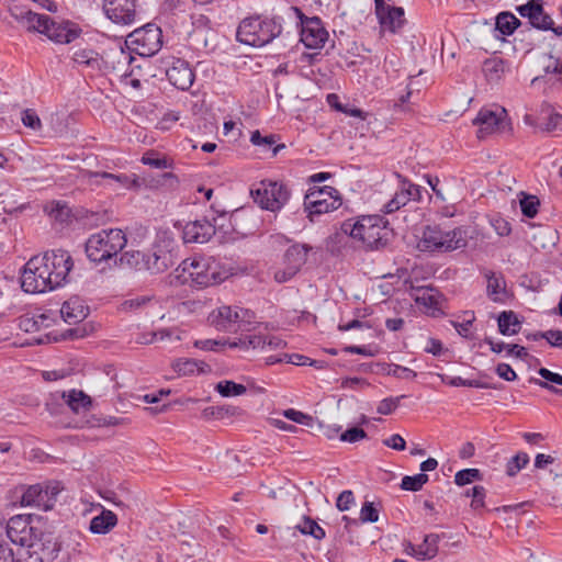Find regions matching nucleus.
I'll use <instances>...</instances> for the list:
<instances>
[{"mask_svg": "<svg viewBox=\"0 0 562 562\" xmlns=\"http://www.w3.org/2000/svg\"><path fill=\"white\" fill-rule=\"evenodd\" d=\"M520 25V21L510 12H501L496 16L495 31H498L502 35H512L516 29Z\"/></svg>", "mask_w": 562, "mask_h": 562, "instance_id": "e433bc0d", "label": "nucleus"}, {"mask_svg": "<svg viewBox=\"0 0 562 562\" xmlns=\"http://www.w3.org/2000/svg\"><path fill=\"white\" fill-rule=\"evenodd\" d=\"M166 76L169 82L180 90H188L194 81V72L189 63L180 58L175 59L166 69Z\"/></svg>", "mask_w": 562, "mask_h": 562, "instance_id": "6ab92c4d", "label": "nucleus"}, {"mask_svg": "<svg viewBox=\"0 0 562 562\" xmlns=\"http://www.w3.org/2000/svg\"><path fill=\"white\" fill-rule=\"evenodd\" d=\"M498 330L504 336H512L519 333L521 323L513 311H503L498 317Z\"/></svg>", "mask_w": 562, "mask_h": 562, "instance_id": "72a5a7b5", "label": "nucleus"}, {"mask_svg": "<svg viewBox=\"0 0 562 562\" xmlns=\"http://www.w3.org/2000/svg\"><path fill=\"white\" fill-rule=\"evenodd\" d=\"M215 390L224 397L239 396L246 393L247 389L231 380H224L216 384Z\"/></svg>", "mask_w": 562, "mask_h": 562, "instance_id": "58836bf2", "label": "nucleus"}, {"mask_svg": "<svg viewBox=\"0 0 562 562\" xmlns=\"http://www.w3.org/2000/svg\"><path fill=\"white\" fill-rule=\"evenodd\" d=\"M467 245V233L461 227H457L448 232H442L437 226H427L424 229L422 239L418 244L422 250L429 251H452L456 249L464 248Z\"/></svg>", "mask_w": 562, "mask_h": 562, "instance_id": "423d86ee", "label": "nucleus"}, {"mask_svg": "<svg viewBox=\"0 0 562 562\" xmlns=\"http://www.w3.org/2000/svg\"><path fill=\"white\" fill-rule=\"evenodd\" d=\"M251 195L261 209L276 212L289 201L290 190L283 182L262 180Z\"/></svg>", "mask_w": 562, "mask_h": 562, "instance_id": "9d476101", "label": "nucleus"}, {"mask_svg": "<svg viewBox=\"0 0 562 562\" xmlns=\"http://www.w3.org/2000/svg\"><path fill=\"white\" fill-rule=\"evenodd\" d=\"M310 249L311 247L306 245L296 244L291 246L284 254V265L299 272L302 266L306 262Z\"/></svg>", "mask_w": 562, "mask_h": 562, "instance_id": "cd10ccee", "label": "nucleus"}, {"mask_svg": "<svg viewBox=\"0 0 562 562\" xmlns=\"http://www.w3.org/2000/svg\"><path fill=\"white\" fill-rule=\"evenodd\" d=\"M215 225L202 218L188 222L182 228V239L187 243L204 244L215 234Z\"/></svg>", "mask_w": 562, "mask_h": 562, "instance_id": "a211bd4d", "label": "nucleus"}, {"mask_svg": "<svg viewBox=\"0 0 562 562\" xmlns=\"http://www.w3.org/2000/svg\"><path fill=\"white\" fill-rule=\"evenodd\" d=\"M540 336L541 338L546 339L550 346L555 348H562V330L550 329L543 331V335Z\"/></svg>", "mask_w": 562, "mask_h": 562, "instance_id": "4d7b16f0", "label": "nucleus"}, {"mask_svg": "<svg viewBox=\"0 0 562 562\" xmlns=\"http://www.w3.org/2000/svg\"><path fill=\"white\" fill-rule=\"evenodd\" d=\"M82 177L88 179L90 183L100 184L101 182L99 180L92 181L93 179H103L105 183L112 188H138L139 181L138 178L133 176H127L124 173L115 175L106 171H91V170H82Z\"/></svg>", "mask_w": 562, "mask_h": 562, "instance_id": "f3484780", "label": "nucleus"}, {"mask_svg": "<svg viewBox=\"0 0 562 562\" xmlns=\"http://www.w3.org/2000/svg\"><path fill=\"white\" fill-rule=\"evenodd\" d=\"M374 3L375 15L382 30L395 33L405 24L406 20L403 8L391 5L389 2Z\"/></svg>", "mask_w": 562, "mask_h": 562, "instance_id": "dca6fc26", "label": "nucleus"}, {"mask_svg": "<svg viewBox=\"0 0 562 562\" xmlns=\"http://www.w3.org/2000/svg\"><path fill=\"white\" fill-rule=\"evenodd\" d=\"M387 374L398 379H415L417 373L398 364H389Z\"/></svg>", "mask_w": 562, "mask_h": 562, "instance_id": "3c124183", "label": "nucleus"}, {"mask_svg": "<svg viewBox=\"0 0 562 562\" xmlns=\"http://www.w3.org/2000/svg\"><path fill=\"white\" fill-rule=\"evenodd\" d=\"M405 397H406V395H400L396 397H386L379 403V405L376 407V412L381 415H390L397 408L401 400L405 398Z\"/></svg>", "mask_w": 562, "mask_h": 562, "instance_id": "a18cd8bd", "label": "nucleus"}, {"mask_svg": "<svg viewBox=\"0 0 562 562\" xmlns=\"http://www.w3.org/2000/svg\"><path fill=\"white\" fill-rule=\"evenodd\" d=\"M506 116V110L501 108L497 111L483 108L473 120V124L477 128V137L483 139L496 131L504 128V117Z\"/></svg>", "mask_w": 562, "mask_h": 562, "instance_id": "4468645a", "label": "nucleus"}, {"mask_svg": "<svg viewBox=\"0 0 562 562\" xmlns=\"http://www.w3.org/2000/svg\"><path fill=\"white\" fill-rule=\"evenodd\" d=\"M117 524L116 515L108 509H103L99 516L91 519L89 530L95 535H105L110 532Z\"/></svg>", "mask_w": 562, "mask_h": 562, "instance_id": "a878e982", "label": "nucleus"}, {"mask_svg": "<svg viewBox=\"0 0 562 562\" xmlns=\"http://www.w3.org/2000/svg\"><path fill=\"white\" fill-rule=\"evenodd\" d=\"M142 162L144 165L150 166L157 169H167L171 167V162L166 157H154L149 155H144L142 157Z\"/></svg>", "mask_w": 562, "mask_h": 562, "instance_id": "603ef678", "label": "nucleus"}, {"mask_svg": "<svg viewBox=\"0 0 562 562\" xmlns=\"http://www.w3.org/2000/svg\"><path fill=\"white\" fill-rule=\"evenodd\" d=\"M522 18H528L529 23L541 31H552L555 35H562V26H554L553 19L543 10L541 2H526L517 8Z\"/></svg>", "mask_w": 562, "mask_h": 562, "instance_id": "ddd939ff", "label": "nucleus"}, {"mask_svg": "<svg viewBox=\"0 0 562 562\" xmlns=\"http://www.w3.org/2000/svg\"><path fill=\"white\" fill-rule=\"evenodd\" d=\"M227 344L226 340H214V339H204L196 340L194 346L202 350H215L217 346H225Z\"/></svg>", "mask_w": 562, "mask_h": 562, "instance_id": "338daca9", "label": "nucleus"}, {"mask_svg": "<svg viewBox=\"0 0 562 562\" xmlns=\"http://www.w3.org/2000/svg\"><path fill=\"white\" fill-rule=\"evenodd\" d=\"M240 312L243 315L231 306H221L216 314L213 313L211 315V322L220 330H231L232 325L244 319L245 314L247 313L243 310H240Z\"/></svg>", "mask_w": 562, "mask_h": 562, "instance_id": "5701e85b", "label": "nucleus"}, {"mask_svg": "<svg viewBox=\"0 0 562 562\" xmlns=\"http://www.w3.org/2000/svg\"><path fill=\"white\" fill-rule=\"evenodd\" d=\"M61 398L74 413L87 411L91 406V398L82 391L71 390L68 393L63 392Z\"/></svg>", "mask_w": 562, "mask_h": 562, "instance_id": "473e14b6", "label": "nucleus"}, {"mask_svg": "<svg viewBox=\"0 0 562 562\" xmlns=\"http://www.w3.org/2000/svg\"><path fill=\"white\" fill-rule=\"evenodd\" d=\"M11 15L20 22L29 32L43 33V29L48 22L49 16L38 14L31 10H25L20 7L10 8Z\"/></svg>", "mask_w": 562, "mask_h": 562, "instance_id": "412c9836", "label": "nucleus"}, {"mask_svg": "<svg viewBox=\"0 0 562 562\" xmlns=\"http://www.w3.org/2000/svg\"><path fill=\"white\" fill-rule=\"evenodd\" d=\"M182 271L187 272L192 282L201 286L221 283L228 274L220 263L212 258H199L182 261Z\"/></svg>", "mask_w": 562, "mask_h": 562, "instance_id": "6e6552de", "label": "nucleus"}, {"mask_svg": "<svg viewBox=\"0 0 562 562\" xmlns=\"http://www.w3.org/2000/svg\"><path fill=\"white\" fill-rule=\"evenodd\" d=\"M538 374L544 380H538V379H533L531 380L535 384L539 385L540 387L542 389H546V390H549L550 392L554 393V394H558V395H562V390L561 389H557L554 387L553 385H551L549 382L551 383H554V384H558V385H562V375L559 374V373H554L552 371H550L549 369L547 368H540L538 370Z\"/></svg>", "mask_w": 562, "mask_h": 562, "instance_id": "f704fd0d", "label": "nucleus"}, {"mask_svg": "<svg viewBox=\"0 0 562 562\" xmlns=\"http://www.w3.org/2000/svg\"><path fill=\"white\" fill-rule=\"evenodd\" d=\"M353 501H355V498H353L352 492L344 491L339 494V496L337 498L336 507L340 512H346L350 508V505L353 503Z\"/></svg>", "mask_w": 562, "mask_h": 562, "instance_id": "bf43d9fd", "label": "nucleus"}, {"mask_svg": "<svg viewBox=\"0 0 562 562\" xmlns=\"http://www.w3.org/2000/svg\"><path fill=\"white\" fill-rule=\"evenodd\" d=\"M74 267L70 254L64 249L47 251L32 257L24 266L21 288L26 293H45L67 282Z\"/></svg>", "mask_w": 562, "mask_h": 562, "instance_id": "f257e3e1", "label": "nucleus"}, {"mask_svg": "<svg viewBox=\"0 0 562 562\" xmlns=\"http://www.w3.org/2000/svg\"><path fill=\"white\" fill-rule=\"evenodd\" d=\"M529 462V456L526 452H518L512 457L506 463V474L510 477L515 476Z\"/></svg>", "mask_w": 562, "mask_h": 562, "instance_id": "79ce46f5", "label": "nucleus"}, {"mask_svg": "<svg viewBox=\"0 0 562 562\" xmlns=\"http://www.w3.org/2000/svg\"><path fill=\"white\" fill-rule=\"evenodd\" d=\"M106 18L121 25H130L136 20L135 2H103Z\"/></svg>", "mask_w": 562, "mask_h": 562, "instance_id": "aec40b11", "label": "nucleus"}, {"mask_svg": "<svg viewBox=\"0 0 562 562\" xmlns=\"http://www.w3.org/2000/svg\"><path fill=\"white\" fill-rule=\"evenodd\" d=\"M485 277L487 279V296L495 303H504V296L506 295V282L503 276L488 271L485 273Z\"/></svg>", "mask_w": 562, "mask_h": 562, "instance_id": "393cba45", "label": "nucleus"}, {"mask_svg": "<svg viewBox=\"0 0 562 562\" xmlns=\"http://www.w3.org/2000/svg\"><path fill=\"white\" fill-rule=\"evenodd\" d=\"M341 196L337 189L325 186L312 188L304 195V212L311 222L314 217L337 210L341 205Z\"/></svg>", "mask_w": 562, "mask_h": 562, "instance_id": "1a4fd4ad", "label": "nucleus"}, {"mask_svg": "<svg viewBox=\"0 0 562 562\" xmlns=\"http://www.w3.org/2000/svg\"><path fill=\"white\" fill-rule=\"evenodd\" d=\"M415 193H418V188L412 183L408 184V188L401 189L384 205V213L390 214L400 210L402 206L407 204V202L412 199V196L415 195Z\"/></svg>", "mask_w": 562, "mask_h": 562, "instance_id": "7c9ffc66", "label": "nucleus"}, {"mask_svg": "<svg viewBox=\"0 0 562 562\" xmlns=\"http://www.w3.org/2000/svg\"><path fill=\"white\" fill-rule=\"evenodd\" d=\"M179 183L178 177L172 172H165L160 175L157 179L155 184L151 187H165L168 186L170 188L176 187Z\"/></svg>", "mask_w": 562, "mask_h": 562, "instance_id": "052dcab7", "label": "nucleus"}, {"mask_svg": "<svg viewBox=\"0 0 562 562\" xmlns=\"http://www.w3.org/2000/svg\"><path fill=\"white\" fill-rule=\"evenodd\" d=\"M288 14L295 19V25L300 33V41L306 48L319 49L324 46L328 37V32L323 26L319 18H306L296 7H291Z\"/></svg>", "mask_w": 562, "mask_h": 562, "instance_id": "0eeeda50", "label": "nucleus"}, {"mask_svg": "<svg viewBox=\"0 0 562 562\" xmlns=\"http://www.w3.org/2000/svg\"><path fill=\"white\" fill-rule=\"evenodd\" d=\"M360 520L362 522H376L379 520V510L372 502H364L360 510Z\"/></svg>", "mask_w": 562, "mask_h": 562, "instance_id": "09e8293b", "label": "nucleus"}, {"mask_svg": "<svg viewBox=\"0 0 562 562\" xmlns=\"http://www.w3.org/2000/svg\"><path fill=\"white\" fill-rule=\"evenodd\" d=\"M172 368L176 372L181 375H192L198 373H207L211 371V367L204 361H198L195 359H177L172 363Z\"/></svg>", "mask_w": 562, "mask_h": 562, "instance_id": "c85d7f7f", "label": "nucleus"}, {"mask_svg": "<svg viewBox=\"0 0 562 562\" xmlns=\"http://www.w3.org/2000/svg\"><path fill=\"white\" fill-rule=\"evenodd\" d=\"M282 22L283 18L280 15L245 18L237 27L236 38L238 42L252 47L266 46L282 35Z\"/></svg>", "mask_w": 562, "mask_h": 562, "instance_id": "20e7f679", "label": "nucleus"}, {"mask_svg": "<svg viewBox=\"0 0 562 562\" xmlns=\"http://www.w3.org/2000/svg\"><path fill=\"white\" fill-rule=\"evenodd\" d=\"M482 479V473L479 469H464L460 470L454 475V483L463 486Z\"/></svg>", "mask_w": 562, "mask_h": 562, "instance_id": "c03bdc74", "label": "nucleus"}, {"mask_svg": "<svg viewBox=\"0 0 562 562\" xmlns=\"http://www.w3.org/2000/svg\"><path fill=\"white\" fill-rule=\"evenodd\" d=\"M367 437V432L360 427H351L345 430L340 435V440L345 442L355 443L359 440H362Z\"/></svg>", "mask_w": 562, "mask_h": 562, "instance_id": "8fccbe9b", "label": "nucleus"}, {"mask_svg": "<svg viewBox=\"0 0 562 562\" xmlns=\"http://www.w3.org/2000/svg\"><path fill=\"white\" fill-rule=\"evenodd\" d=\"M495 372L501 379L505 381H515L517 379L516 372L507 363H498Z\"/></svg>", "mask_w": 562, "mask_h": 562, "instance_id": "680f3d73", "label": "nucleus"}, {"mask_svg": "<svg viewBox=\"0 0 562 562\" xmlns=\"http://www.w3.org/2000/svg\"><path fill=\"white\" fill-rule=\"evenodd\" d=\"M21 121L25 127L38 131L42 128V122L33 109H25L22 112Z\"/></svg>", "mask_w": 562, "mask_h": 562, "instance_id": "49530a36", "label": "nucleus"}, {"mask_svg": "<svg viewBox=\"0 0 562 562\" xmlns=\"http://www.w3.org/2000/svg\"><path fill=\"white\" fill-rule=\"evenodd\" d=\"M126 43L139 46V55H153L161 47V31L153 24H146L127 35Z\"/></svg>", "mask_w": 562, "mask_h": 562, "instance_id": "f8f14e48", "label": "nucleus"}, {"mask_svg": "<svg viewBox=\"0 0 562 562\" xmlns=\"http://www.w3.org/2000/svg\"><path fill=\"white\" fill-rule=\"evenodd\" d=\"M60 490L59 482L31 485L23 493L21 504L23 506H34L45 512L49 510L54 507Z\"/></svg>", "mask_w": 562, "mask_h": 562, "instance_id": "9b49d317", "label": "nucleus"}, {"mask_svg": "<svg viewBox=\"0 0 562 562\" xmlns=\"http://www.w3.org/2000/svg\"><path fill=\"white\" fill-rule=\"evenodd\" d=\"M491 224L495 229L496 234L499 236H508L512 232L510 224L503 217H493L491 220Z\"/></svg>", "mask_w": 562, "mask_h": 562, "instance_id": "6e6d98bb", "label": "nucleus"}, {"mask_svg": "<svg viewBox=\"0 0 562 562\" xmlns=\"http://www.w3.org/2000/svg\"><path fill=\"white\" fill-rule=\"evenodd\" d=\"M522 198L520 199V210L521 213L528 217L533 218L538 213V207L540 205V201L536 195H529L521 192Z\"/></svg>", "mask_w": 562, "mask_h": 562, "instance_id": "ea45409f", "label": "nucleus"}, {"mask_svg": "<svg viewBox=\"0 0 562 562\" xmlns=\"http://www.w3.org/2000/svg\"><path fill=\"white\" fill-rule=\"evenodd\" d=\"M543 69L547 74L562 75V60L552 55H549L547 57Z\"/></svg>", "mask_w": 562, "mask_h": 562, "instance_id": "13d9d810", "label": "nucleus"}, {"mask_svg": "<svg viewBox=\"0 0 562 562\" xmlns=\"http://www.w3.org/2000/svg\"><path fill=\"white\" fill-rule=\"evenodd\" d=\"M440 536L437 533L426 535L423 543L418 547V555L423 560H431L438 554V543Z\"/></svg>", "mask_w": 562, "mask_h": 562, "instance_id": "4c0bfd02", "label": "nucleus"}, {"mask_svg": "<svg viewBox=\"0 0 562 562\" xmlns=\"http://www.w3.org/2000/svg\"><path fill=\"white\" fill-rule=\"evenodd\" d=\"M41 323L34 317L23 316L20 318L19 327L26 333L36 331L40 329Z\"/></svg>", "mask_w": 562, "mask_h": 562, "instance_id": "0e129e2a", "label": "nucleus"}, {"mask_svg": "<svg viewBox=\"0 0 562 562\" xmlns=\"http://www.w3.org/2000/svg\"><path fill=\"white\" fill-rule=\"evenodd\" d=\"M283 415L285 418H288L294 423L302 424V425H310L312 422L311 416H308L300 411H295L293 408L284 411Z\"/></svg>", "mask_w": 562, "mask_h": 562, "instance_id": "864d4df0", "label": "nucleus"}, {"mask_svg": "<svg viewBox=\"0 0 562 562\" xmlns=\"http://www.w3.org/2000/svg\"><path fill=\"white\" fill-rule=\"evenodd\" d=\"M387 222L380 215H364L357 221L347 220L341 224V232L335 238L351 237L367 249H379L387 243Z\"/></svg>", "mask_w": 562, "mask_h": 562, "instance_id": "7ed1b4c3", "label": "nucleus"}, {"mask_svg": "<svg viewBox=\"0 0 562 562\" xmlns=\"http://www.w3.org/2000/svg\"><path fill=\"white\" fill-rule=\"evenodd\" d=\"M178 260V244L168 232L158 234L150 251H125L119 258V265L135 271L159 274L173 267Z\"/></svg>", "mask_w": 562, "mask_h": 562, "instance_id": "f03ea898", "label": "nucleus"}, {"mask_svg": "<svg viewBox=\"0 0 562 562\" xmlns=\"http://www.w3.org/2000/svg\"><path fill=\"white\" fill-rule=\"evenodd\" d=\"M80 33V27L72 22H56L49 18L48 22L43 29L42 34L46 35L50 41L55 43L68 44L79 37Z\"/></svg>", "mask_w": 562, "mask_h": 562, "instance_id": "2eb2a0df", "label": "nucleus"}, {"mask_svg": "<svg viewBox=\"0 0 562 562\" xmlns=\"http://www.w3.org/2000/svg\"><path fill=\"white\" fill-rule=\"evenodd\" d=\"M509 70L508 61L499 58H487L483 64V71L488 81L497 82L502 79L506 71Z\"/></svg>", "mask_w": 562, "mask_h": 562, "instance_id": "c756f323", "label": "nucleus"}, {"mask_svg": "<svg viewBox=\"0 0 562 562\" xmlns=\"http://www.w3.org/2000/svg\"><path fill=\"white\" fill-rule=\"evenodd\" d=\"M7 535L13 543L22 547L29 546L26 521L21 517H13L9 520Z\"/></svg>", "mask_w": 562, "mask_h": 562, "instance_id": "bb28decb", "label": "nucleus"}, {"mask_svg": "<svg viewBox=\"0 0 562 562\" xmlns=\"http://www.w3.org/2000/svg\"><path fill=\"white\" fill-rule=\"evenodd\" d=\"M127 244L125 233L120 228L101 229L92 234L86 241V254L94 263L106 262L114 259L117 265V255Z\"/></svg>", "mask_w": 562, "mask_h": 562, "instance_id": "39448f33", "label": "nucleus"}, {"mask_svg": "<svg viewBox=\"0 0 562 562\" xmlns=\"http://www.w3.org/2000/svg\"><path fill=\"white\" fill-rule=\"evenodd\" d=\"M303 535H310L316 540L325 538V530L312 518L304 516L303 524L297 526Z\"/></svg>", "mask_w": 562, "mask_h": 562, "instance_id": "37998d69", "label": "nucleus"}, {"mask_svg": "<svg viewBox=\"0 0 562 562\" xmlns=\"http://www.w3.org/2000/svg\"><path fill=\"white\" fill-rule=\"evenodd\" d=\"M428 479L426 473H418L413 476L406 475L402 479L401 488L412 492L420 491L424 484L428 482Z\"/></svg>", "mask_w": 562, "mask_h": 562, "instance_id": "a19ab883", "label": "nucleus"}, {"mask_svg": "<svg viewBox=\"0 0 562 562\" xmlns=\"http://www.w3.org/2000/svg\"><path fill=\"white\" fill-rule=\"evenodd\" d=\"M383 445L397 451H402L406 448L405 439L398 435H392L390 438L383 440Z\"/></svg>", "mask_w": 562, "mask_h": 562, "instance_id": "e2e57ef3", "label": "nucleus"}, {"mask_svg": "<svg viewBox=\"0 0 562 562\" xmlns=\"http://www.w3.org/2000/svg\"><path fill=\"white\" fill-rule=\"evenodd\" d=\"M448 384L451 386H469L476 389H492V384L482 382L480 380H468L462 379L461 376H454L449 379Z\"/></svg>", "mask_w": 562, "mask_h": 562, "instance_id": "de8ad7c7", "label": "nucleus"}, {"mask_svg": "<svg viewBox=\"0 0 562 562\" xmlns=\"http://www.w3.org/2000/svg\"><path fill=\"white\" fill-rule=\"evenodd\" d=\"M267 338L261 335H251L246 338V348H266Z\"/></svg>", "mask_w": 562, "mask_h": 562, "instance_id": "774afa93", "label": "nucleus"}, {"mask_svg": "<svg viewBox=\"0 0 562 562\" xmlns=\"http://www.w3.org/2000/svg\"><path fill=\"white\" fill-rule=\"evenodd\" d=\"M297 272L289 266H285L283 269H279L274 272V280L278 283H284L292 279Z\"/></svg>", "mask_w": 562, "mask_h": 562, "instance_id": "69168bd1", "label": "nucleus"}, {"mask_svg": "<svg viewBox=\"0 0 562 562\" xmlns=\"http://www.w3.org/2000/svg\"><path fill=\"white\" fill-rule=\"evenodd\" d=\"M250 142L255 146L262 147L265 150H271L273 156H276L282 148L285 147L284 144H276L277 135L270 134L262 136L259 131L251 133Z\"/></svg>", "mask_w": 562, "mask_h": 562, "instance_id": "c9c22d12", "label": "nucleus"}, {"mask_svg": "<svg viewBox=\"0 0 562 562\" xmlns=\"http://www.w3.org/2000/svg\"><path fill=\"white\" fill-rule=\"evenodd\" d=\"M538 120L540 123L538 124V127L541 131L544 132H552L557 130L559 124L562 122V115L553 110V108L548 104L543 103L541 105L540 114Z\"/></svg>", "mask_w": 562, "mask_h": 562, "instance_id": "2f4dec72", "label": "nucleus"}, {"mask_svg": "<svg viewBox=\"0 0 562 562\" xmlns=\"http://www.w3.org/2000/svg\"><path fill=\"white\" fill-rule=\"evenodd\" d=\"M471 497V507L473 509L476 510L479 508L484 507L485 488L481 485L473 486Z\"/></svg>", "mask_w": 562, "mask_h": 562, "instance_id": "5fc2aeb1", "label": "nucleus"}, {"mask_svg": "<svg viewBox=\"0 0 562 562\" xmlns=\"http://www.w3.org/2000/svg\"><path fill=\"white\" fill-rule=\"evenodd\" d=\"M72 59L78 65L85 66L92 71H101L103 65V58L93 49L90 48H77L74 52Z\"/></svg>", "mask_w": 562, "mask_h": 562, "instance_id": "b1692460", "label": "nucleus"}, {"mask_svg": "<svg viewBox=\"0 0 562 562\" xmlns=\"http://www.w3.org/2000/svg\"><path fill=\"white\" fill-rule=\"evenodd\" d=\"M60 314L66 323L77 324L88 316L89 308L85 305L81 299L72 296L64 302L60 308Z\"/></svg>", "mask_w": 562, "mask_h": 562, "instance_id": "4be33fe9", "label": "nucleus"}]
</instances>
